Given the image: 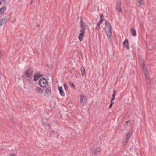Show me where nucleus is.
<instances>
[{"label":"nucleus","instance_id":"obj_5","mask_svg":"<svg viewBox=\"0 0 156 156\" xmlns=\"http://www.w3.org/2000/svg\"><path fill=\"white\" fill-rule=\"evenodd\" d=\"M8 17L6 16L0 20V26L6 23L9 20Z\"/></svg>","mask_w":156,"mask_h":156},{"label":"nucleus","instance_id":"obj_20","mask_svg":"<svg viewBox=\"0 0 156 156\" xmlns=\"http://www.w3.org/2000/svg\"><path fill=\"white\" fill-rule=\"evenodd\" d=\"M139 3L141 5H144V3L143 0H138Z\"/></svg>","mask_w":156,"mask_h":156},{"label":"nucleus","instance_id":"obj_2","mask_svg":"<svg viewBox=\"0 0 156 156\" xmlns=\"http://www.w3.org/2000/svg\"><path fill=\"white\" fill-rule=\"evenodd\" d=\"M105 30L107 36L108 38L111 37L112 35L111 27L110 23L108 21H106L105 23Z\"/></svg>","mask_w":156,"mask_h":156},{"label":"nucleus","instance_id":"obj_3","mask_svg":"<svg viewBox=\"0 0 156 156\" xmlns=\"http://www.w3.org/2000/svg\"><path fill=\"white\" fill-rule=\"evenodd\" d=\"M39 84L40 86L43 88H46L48 85V82L45 78H41L39 81Z\"/></svg>","mask_w":156,"mask_h":156},{"label":"nucleus","instance_id":"obj_9","mask_svg":"<svg viewBox=\"0 0 156 156\" xmlns=\"http://www.w3.org/2000/svg\"><path fill=\"white\" fill-rule=\"evenodd\" d=\"M35 91L37 93L42 94L43 92V90L40 88L38 87H36L35 89Z\"/></svg>","mask_w":156,"mask_h":156},{"label":"nucleus","instance_id":"obj_17","mask_svg":"<svg viewBox=\"0 0 156 156\" xmlns=\"http://www.w3.org/2000/svg\"><path fill=\"white\" fill-rule=\"evenodd\" d=\"M133 132L131 131H130L127 133L126 135V137L129 138L130 136L132 135L133 133Z\"/></svg>","mask_w":156,"mask_h":156},{"label":"nucleus","instance_id":"obj_30","mask_svg":"<svg viewBox=\"0 0 156 156\" xmlns=\"http://www.w3.org/2000/svg\"><path fill=\"white\" fill-rule=\"evenodd\" d=\"M34 1V0H31L30 2V5H31V4H32Z\"/></svg>","mask_w":156,"mask_h":156},{"label":"nucleus","instance_id":"obj_23","mask_svg":"<svg viewBox=\"0 0 156 156\" xmlns=\"http://www.w3.org/2000/svg\"><path fill=\"white\" fill-rule=\"evenodd\" d=\"M103 19H100V20L99 22H98V23L99 24H101L103 22Z\"/></svg>","mask_w":156,"mask_h":156},{"label":"nucleus","instance_id":"obj_1","mask_svg":"<svg viewBox=\"0 0 156 156\" xmlns=\"http://www.w3.org/2000/svg\"><path fill=\"white\" fill-rule=\"evenodd\" d=\"M80 23V28H81L80 32L81 33L78 36L79 40L80 41H83V37L85 34V30L86 29L84 25V23L83 22L82 19H81Z\"/></svg>","mask_w":156,"mask_h":156},{"label":"nucleus","instance_id":"obj_10","mask_svg":"<svg viewBox=\"0 0 156 156\" xmlns=\"http://www.w3.org/2000/svg\"><path fill=\"white\" fill-rule=\"evenodd\" d=\"M51 89L50 87H48L45 90V94H49V95L51 94Z\"/></svg>","mask_w":156,"mask_h":156},{"label":"nucleus","instance_id":"obj_35","mask_svg":"<svg viewBox=\"0 0 156 156\" xmlns=\"http://www.w3.org/2000/svg\"><path fill=\"white\" fill-rule=\"evenodd\" d=\"M47 126H48V128H50V126L48 124H47Z\"/></svg>","mask_w":156,"mask_h":156},{"label":"nucleus","instance_id":"obj_22","mask_svg":"<svg viewBox=\"0 0 156 156\" xmlns=\"http://www.w3.org/2000/svg\"><path fill=\"white\" fill-rule=\"evenodd\" d=\"M65 89L66 90L68 88V86L67 84L65 83L64 84Z\"/></svg>","mask_w":156,"mask_h":156},{"label":"nucleus","instance_id":"obj_26","mask_svg":"<svg viewBox=\"0 0 156 156\" xmlns=\"http://www.w3.org/2000/svg\"><path fill=\"white\" fill-rule=\"evenodd\" d=\"M69 83L72 87H75V85L72 82H69Z\"/></svg>","mask_w":156,"mask_h":156},{"label":"nucleus","instance_id":"obj_13","mask_svg":"<svg viewBox=\"0 0 156 156\" xmlns=\"http://www.w3.org/2000/svg\"><path fill=\"white\" fill-rule=\"evenodd\" d=\"M131 31L132 32V36H136V32L134 27H132L131 28Z\"/></svg>","mask_w":156,"mask_h":156},{"label":"nucleus","instance_id":"obj_25","mask_svg":"<svg viewBox=\"0 0 156 156\" xmlns=\"http://www.w3.org/2000/svg\"><path fill=\"white\" fill-rule=\"evenodd\" d=\"M142 67L144 70L146 69V66L144 64L142 65Z\"/></svg>","mask_w":156,"mask_h":156},{"label":"nucleus","instance_id":"obj_7","mask_svg":"<svg viewBox=\"0 0 156 156\" xmlns=\"http://www.w3.org/2000/svg\"><path fill=\"white\" fill-rule=\"evenodd\" d=\"M129 42L127 39H125L123 43V44L124 47H125L126 49L129 50V47L128 46Z\"/></svg>","mask_w":156,"mask_h":156},{"label":"nucleus","instance_id":"obj_29","mask_svg":"<svg viewBox=\"0 0 156 156\" xmlns=\"http://www.w3.org/2000/svg\"><path fill=\"white\" fill-rule=\"evenodd\" d=\"M3 55V54L2 53V51H0V58H1L2 56Z\"/></svg>","mask_w":156,"mask_h":156},{"label":"nucleus","instance_id":"obj_16","mask_svg":"<svg viewBox=\"0 0 156 156\" xmlns=\"http://www.w3.org/2000/svg\"><path fill=\"white\" fill-rule=\"evenodd\" d=\"M6 10V8L5 7H2L0 9V13H3Z\"/></svg>","mask_w":156,"mask_h":156},{"label":"nucleus","instance_id":"obj_31","mask_svg":"<svg viewBox=\"0 0 156 156\" xmlns=\"http://www.w3.org/2000/svg\"><path fill=\"white\" fill-rule=\"evenodd\" d=\"M39 73H38L37 74L38 76H40V77L43 76V75H41L40 74H38Z\"/></svg>","mask_w":156,"mask_h":156},{"label":"nucleus","instance_id":"obj_32","mask_svg":"<svg viewBox=\"0 0 156 156\" xmlns=\"http://www.w3.org/2000/svg\"><path fill=\"white\" fill-rule=\"evenodd\" d=\"M130 122V120H129V121H126L125 122V123H128L129 122Z\"/></svg>","mask_w":156,"mask_h":156},{"label":"nucleus","instance_id":"obj_33","mask_svg":"<svg viewBox=\"0 0 156 156\" xmlns=\"http://www.w3.org/2000/svg\"><path fill=\"white\" fill-rule=\"evenodd\" d=\"M10 156H15V154H11Z\"/></svg>","mask_w":156,"mask_h":156},{"label":"nucleus","instance_id":"obj_24","mask_svg":"<svg viewBox=\"0 0 156 156\" xmlns=\"http://www.w3.org/2000/svg\"><path fill=\"white\" fill-rule=\"evenodd\" d=\"M100 24L98 23V24L97 25L96 27V29L98 30L99 28H100Z\"/></svg>","mask_w":156,"mask_h":156},{"label":"nucleus","instance_id":"obj_18","mask_svg":"<svg viewBox=\"0 0 156 156\" xmlns=\"http://www.w3.org/2000/svg\"><path fill=\"white\" fill-rule=\"evenodd\" d=\"M56 131H54L53 130H51V134H50V136H53V135L55 133H57L58 131V129H56Z\"/></svg>","mask_w":156,"mask_h":156},{"label":"nucleus","instance_id":"obj_8","mask_svg":"<svg viewBox=\"0 0 156 156\" xmlns=\"http://www.w3.org/2000/svg\"><path fill=\"white\" fill-rule=\"evenodd\" d=\"M87 100V98L85 96L83 95H80V102L82 103L85 102Z\"/></svg>","mask_w":156,"mask_h":156},{"label":"nucleus","instance_id":"obj_34","mask_svg":"<svg viewBox=\"0 0 156 156\" xmlns=\"http://www.w3.org/2000/svg\"><path fill=\"white\" fill-rule=\"evenodd\" d=\"M1 1H2L4 3H5L6 2V0H1Z\"/></svg>","mask_w":156,"mask_h":156},{"label":"nucleus","instance_id":"obj_14","mask_svg":"<svg viewBox=\"0 0 156 156\" xmlns=\"http://www.w3.org/2000/svg\"><path fill=\"white\" fill-rule=\"evenodd\" d=\"M40 77V76H38V74H35L34 75L33 80L34 81H37L39 78Z\"/></svg>","mask_w":156,"mask_h":156},{"label":"nucleus","instance_id":"obj_27","mask_svg":"<svg viewBox=\"0 0 156 156\" xmlns=\"http://www.w3.org/2000/svg\"><path fill=\"white\" fill-rule=\"evenodd\" d=\"M111 103L110 105L109 106V108H112V105L114 103L112 102H111Z\"/></svg>","mask_w":156,"mask_h":156},{"label":"nucleus","instance_id":"obj_4","mask_svg":"<svg viewBox=\"0 0 156 156\" xmlns=\"http://www.w3.org/2000/svg\"><path fill=\"white\" fill-rule=\"evenodd\" d=\"M33 72L32 69L29 68L27 70L25 71V76L28 78H30L32 76Z\"/></svg>","mask_w":156,"mask_h":156},{"label":"nucleus","instance_id":"obj_12","mask_svg":"<svg viewBox=\"0 0 156 156\" xmlns=\"http://www.w3.org/2000/svg\"><path fill=\"white\" fill-rule=\"evenodd\" d=\"M100 151V148H96L93 151V154H99Z\"/></svg>","mask_w":156,"mask_h":156},{"label":"nucleus","instance_id":"obj_11","mask_svg":"<svg viewBox=\"0 0 156 156\" xmlns=\"http://www.w3.org/2000/svg\"><path fill=\"white\" fill-rule=\"evenodd\" d=\"M58 90L59 91L60 95L62 96H64L65 95V94L62 89V87H59Z\"/></svg>","mask_w":156,"mask_h":156},{"label":"nucleus","instance_id":"obj_19","mask_svg":"<svg viewBox=\"0 0 156 156\" xmlns=\"http://www.w3.org/2000/svg\"><path fill=\"white\" fill-rule=\"evenodd\" d=\"M81 71L83 76H84V73L85 72V69L84 67H81Z\"/></svg>","mask_w":156,"mask_h":156},{"label":"nucleus","instance_id":"obj_28","mask_svg":"<svg viewBox=\"0 0 156 156\" xmlns=\"http://www.w3.org/2000/svg\"><path fill=\"white\" fill-rule=\"evenodd\" d=\"M104 16V15L103 14H101L100 15V19H103V17Z\"/></svg>","mask_w":156,"mask_h":156},{"label":"nucleus","instance_id":"obj_6","mask_svg":"<svg viewBox=\"0 0 156 156\" xmlns=\"http://www.w3.org/2000/svg\"><path fill=\"white\" fill-rule=\"evenodd\" d=\"M121 2L120 1H117L116 2V5L115 6V8L116 10L120 13H121L122 12L121 7Z\"/></svg>","mask_w":156,"mask_h":156},{"label":"nucleus","instance_id":"obj_36","mask_svg":"<svg viewBox=\"0 0 156 156\" xmlns=\"http://www.w3.org/2000/svg\"><path fill=\"white\" fill-rule=\"evenodd\" d=\"M39 25H40L39 24H37V27H39Z\"/></svg>","mask_w":156,"mask_h":156},{"label":"nucleus","instance_id":"obj_15","mask_svg":"<svg viewBox=\"0 0 156 156\" xmlns=\"http://www.w3.org/2000/svg\"><path fill=\"white\" fill-rule=\"evenodd\" d=\"M115 94H116V92H115V90H114L113 91V94L112 97V99L110 101L111 102H112V101L115 98Z\"/></svg>","mask_w":156,"mask_h":156},{"label":"nucleus","instance_id":"obj_21","mask_svg":"<svg viewBox=\"0 0 156 156\" xmlns=\"http://www.w3.org/2000/svg\"><path fill=\"white\" fill-rule=\"evenodd\" d=\"M129 138L126 137L125 138L124 140V142H125V144H126V143L128 141Z\"/></svg>","mask_w":156,"mask_h":156}]
</instances>
